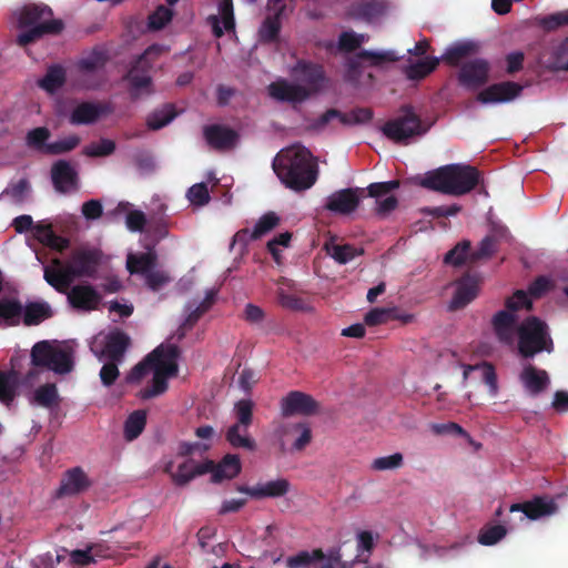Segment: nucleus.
<instances>
[{
  "mask_svg": "<svg viewBox=\"0 0 568 568\" xmlns=\"http://www.w3.org/2000/svg\"><path fill=\"white\" fill-rule=\"evenodd\" d=\"M519 379L525 390L530 395H538L544 392L549 384L547 372L531 365H526L523 368Z\"/></svg>",
  "mask_w": 568,
  "mask_h": 568,
  "instance_id": "21",
  "label": "nucleus"
},
{
  "mask_svg": "<svg viewBox=\"0 0 568 568\" xmlns=\"http://www.w3.org/2000/svg\"><path fill=\"white\" fill-rule=\"evenodd\" d=\"M506 535V529L503 526H493L483 530L478 537L480 544L491 546L498 542Z\"/></svg>",
  "mask_w": 568,
  "mask_h": 568,
  "instance_id": "62",
  "label": "nucleus"
},
{
  "mask_svg": "<svg viewBox=\"0 0 568 568\" xmlns=\"http://www.w3.org/2000/svg\"><path fill=\"white\" fill-rule=\"evenodd\" d=\"M520 90L521 87L514 82L494 84L480 91L477 101L483 104L505 103L515 99Z\"/></svg>",
  "mask_w": 568,
  "mask_h": 568,
  "instance_id": "18",
  "label": "nucleus"
},
{
  "mask_svg": "<svg viewBox=\"0 0 568 568\" xmlns=\"http://www.w3.org/2000/svg\"><path fill=\"white\" fill-rule=\"evenodd\" d=\"M397 59V54L390 50L363 51L348 60L345 78L352 83H367L372 79V74L367 71L371 67L383 65Z\"/></svg>",
  "mask_w": 568,
  "mask_h": 568,
  "instance_id": "8",
  "label": "nucleus"
},
{
  "mask_svg": "<svg viewBox=\"0 0 568 568\" xmlns=\"http://www.w3.org/2000/svg\"><path fill=\"white\" fill-rule=\"evenodd\" d=\"M359 201L358 189H345L332 193L326 200L325 207L335 213L348 214L355 211Z\"/></svg>",
  "mask_w": 568,
  "mask_h": 568,
  "instance_id": "19",
  "label": "nucleus"
},
{
  "mask_svg": "<svg viewBox=\"0 0 568 568\" xmlns=\"http://www.w3.org/2000/svg\"><path fill=\"white\" fill-rule=\"evenodd\" d=\"M206 141L215 149L232 148L237 141V134L223 125H211L204 131Z\"/></svg>",
  "mask_w": 568,
  "mask_h": 568,
  "instance_id": "27",
  "label": "nucleus"
},
{
  "mask_svg": "<svg viewBox=\"0 0 568 568\" xmlns=\"http://www.w3.org/2000/svg\"><path fill=\"white\" fill-rule=\"evenodd\" d=\"M94 258L92 254L79 253L68 265L72 280L80 276L91 275L93 273Z\"/></svg>",
  "mask_w": 568,
  "mask_h": 568,
  "instance_id": "43",
  "label": "nucleus"
},
{
  "mask_svg": "<svg viewBox=\"0 0 568 568\" xmlns=\"http://www.w3.org/2000/svg\"><path fill=\"white\" fill-rule=\"evenodd\" d=\"M275 436L283 448L291 443L294 450H302L311 443L312 432L304 423H281L275 429Z\"/></svg>",
  "mask_w": 568,
  "mask_h": 568,
  "instance_id": "12",
  "label": "nucleus"
},
{
  "mask_svg": "<svg viewBox=\"0 0 568 568\" xmlns=\"http://www.w3.org/2000/svg\"><path fill=\"white\" fill-rule=\"evenodd\" d=\"M115 143L112 140L102 139L98 142H92L84 148V154L88 156H106L113 153Z\"/></svg>",
  "mask_w": 568,
  "mask_h": 568,
  "instance_id": "55",
  "label": "nucleus"
},
{
  "mask_svg": "<svg viewBox=\"0 0 568 568\" xmlns=\"http://www.w3.org/2000/svg\"><path fill=\"white\" fill-rule=\"evenodd\" d=\"M278 222L280 219L275 213H266L260 217L252 231L245 229L237 232L234 235L233 243H246L250 240H256L277 226Z\"/></svg>",
  "mask_w": 568,
  "mask_h": 568,
  "instance_id": "23",
  "label": "nucleus"
},
{
  "mask_svg": "<svg viewBox=\"0 0 568 568\" xmlns=\"http://www.w3.org/2000/svg\"><path fill=\"white\" fill-rule=\"evenodd\" d=\"M52 315L51 307L48 303L37 302L26 306L23 313V322L27 325H37Z\"/></svg>",
  "mask_w": 568,
  "mask_h": 568,
  "instance_id": "42",
  "label": "nucleus"
},
{
  "mask_svg": "<svg viewBox=\"0 0 568 568\" xmlns=\"http://www.w3.org/2000/svg\"><path fill=\"white\" fill-rule=\"evenodd\" d=\"M399 186L398 181H388L371 184L367 190L369 196L376 197L379 213H388L397 205V200L389 193Z\"/></svg>",
  "mask_w": 568,
  "mask_h": 568,
  "instance_id": "20",
  "label": "nucleus"
},
{
  "mask_svg": "<svg viewBox=\"0 0 568 568\" xmlns=\"http://www.w3.org/2000/svg\"><path fill=\"white\" fill-rule=\"evenodd\" d=\"M52 181L60 192H68L75 185L77 173L72 165L65 161H58L52 166Z\"/></svg>",
  "mask_w": 568,
  "mask_h": 568,
  "instance_id": "28",
  "label": "nucleus"
},
{
  "mask_svg": "<svg viewBox=\"0 0 568 568\" xmlns=\"http://www.w3.org/2000/svg\"><path fill=\"white\" fill-rule=\"evenodd\" d=\"M87 475L80 469H72L67 473L60 486L61 495H75L89 487Z\"/></svg>",
  "mask_w": 568,
  "mask_h": 568,
  "instance_id": "37",
  "label": "nucleus"
},
{
  "mask_svg": "<svg viewBox=\"0 0 568 568\" xmlns=\"http://www.w3.org/2000/svg\"><path fill=\"white\" fill-rule=\"evenodd\" d=\"M173 12L171 9L160 6L149 16L148 27L151 30H160L164 28L172 19Z\"/></svg>",
  "mask_w": 568,
  "mask_h": 568,
  "instance_id": "53",
  "label": "nucleus"
},
{
  "mask_svg": "<svg viewBox=\"0 0 568 568\" xmlns=\"http://www.w3.org/2000/svg\"><path fill=\"white\" fill-rule=\"evenodd\" d=\"M250 426L232 424L225 432V438L234 448H243L250 452L256 449V442L250 435Z\"/></svg>",
  "mask_w": 568,
  "mask_h": 568,
  "instance_id": "29",
  "label": "nucleus"
},
{
  "mask_svg": "<svg viewBox=\"0 0 568 568\" xmlns=\"http://www.w3.org/2000/svg\"><path fill=\"white\" fill-rule=\"evenodd\" d=\"M365 34H358L353 31H345L339 36V48L345 51H353L366 41Z\"/></svg>",
  "mask_w": 568,
  "mask_h": 568,
  "instance_id": "58",
  "label": "nucleus"
},
{
  "mask_svg": "<svg viewBox=\"0 0 568 568\" xmlns=\"http://www.w3.org/2000/svg\"><path fill=\"white\" fill-rule=\"evenodd\" d=\"M471 372H477L481 381L488 386L489 395L495 397L498 394L497 375L490 364L483 363L478 365L464 366L463 377L466 381Z\"/></svg>",
  "mask_w": 568,
  "mask_h": 568,
  "instance_id": "35",
  "label": "nucleus"
},
{
  "mask_svg": "<svg viewBox=\"0 0 568 568\" xmlns=\"http://www.w3.org/2000/svg\"><path fill=\"white\" fill-rule=\"evenodd\" d=\"M394 313V308L388 307H378L369 311L365 315V323L369 326H375L379 324H384L392 320V314Z\"/></svg>",
  "mask_w": 568,
  "mask_h": 568,
  "instance_id": "59",
  "label": "nucleus"
},
{
  "mask_svg": "<svg viewBox=\"0 0 568 568\" xmlns=\"http://www.w3.org/2000/svg\"><path fill=\"white\" fill-rule=\"evenodd\" d=\"M80 139L77 135H69L63 138L57 142L47 144L44 146L45 152L52 154H59L63 152H68L74 149L79 144Z\"/></svg>",
  "mask_w": 568,
  "mask_h": 568,
  "instance_id": "57",
  "label": "nucleus"
},
{
  "mask_svg": "<svg viewBox=\"0 0 568 568\" xmlns=\"http://www.w3.org/2000/svg\"><path fill=\"white\" fill-rule=\"evenodd\" d=\"M292 80L280 79L272 82L267 92L276 101L301 103L325 87V78L321 67L298 62L292 71Z\"/></svg>",
  "mask_w": 568,
  "mask_h": 568,
  "instance_id": "3",
  "label": "nucleus"
},
{
  "mask_svg": "<svg viewBox=\"0 0 568 568\" xmlns=\"http://www.w3.org/2000/svg\"><path fill=\"white\" fill-rule=\"evenodd\" d=\"M32 405L52 409L59 406L60 396L54 384H45L32 393L30 398Z\"/></svg>",
  "mask_w": 568,
  "mask_h": 568,
  "instance_id": "36",
  "label": "nucleus"
},
{
  "mask_svg": "<svg viewBox=\"0 0 568 568\" xmlns=\"http://www.w3.org/2000/svg\"><path fill=\"white\" fill-rule=\"evenodd\" d=\"M478 50V44L473 41H460L448 47L442 57L449 64H457L464 58H467Z\"/></svg>",
  "mask_w": 568,
  "mask_h": 568,
  "instance_id": "38",
  "label": "nucleus"
},
{
  "mask_svg": "<svg viewBox=\"0 0 568 568\" xmlns=\"http://www.w3.org/2000/svg\"><path fill=\"white\" fill-rule=\"evenodd\" d=\"M273 170L286 187L297 192L311 189L318 178L316 159L300 144L281 150L273 161Z\"/></svg>",
  "mask_w": 568,
  "mask_h": 568,
  "instance_id": "1",
  "label": "nucleus"
},
{
  "mask_svg": "<svg viewBox=\"0 0 568 568\" xmlns=\"http://www.w3.org/2000/svg\"><path fill=\"white\" fill-rule=\"evenodd\" d=\"M30 184L27 180H19L11 183L2 193V196L8 199L10 202L20 204L29 199Z\"/></svg>",
  "mask_w": 568,
  "mask_h": 568,
  "instance_id": "46",
  "label": "nucleus"
},
{
  "mask_svg": "<svg viewBox=\"0 0 568 568\" xmlns=\"http://www.w3.org/2000/svg\"><path fill=\"white\" fill-rule=\"evenodd\" d=\"M68 298L74 307L85 311L94 310L100 302L98 293L87 285L74 286L70 291Z\"/></svg>",
  "mask_w": 568,
  "mask_h": 568,
  "instance_id": "26",
  "label": "nucleus"
},
{
  "mask_svg": "<svg viewBox=\"0 0 568 568\" xmlns=\"http://www.w3.org/2000/svg\"><path fill=\"white\" fill-rule=\"evenodd\" d=\"M516 317L513 312L504 310L493 318V326L498 338L505 343H513Z\"/></svg>",
  "mask_w": 568,
  "mask_h": 568,
  "instance_id": "33",
  "label": "nucleus"
},
{
  "mask_svg": "<svg viewBox=\"0 0 568 568\" xmlns=\"http://www.w3.org/2000/svg\"><path fill=\"white\" fill-rule=\"evenodd\" d=\"M524 291H517L511 297H509L506 302V307L510 312H515L518 310H529L531 307V300Z\"/></svg>",
  "mask_w": 568,
  "mask_h": 568,
  "instance_id": "63",
  "label": "nucleus"
},
{
  "mask_svg": "<svg viewBox=\"0 0 568 568\" xmlns=\"http://www.w3.org/2000/svg\"><path fill=\"white\" fill-rule=\"evenodd\" d=\"M156 255L150 250L146 253H130L126 258V267L131 274H141L144 276L146 285L156 291L171 281L170 275L162 270H156Z\"/></svg>",
  "mask_w": 568,
  "mask_h": 568,
  "instance_id": "9",
  "label": "nucleus"
},
{
  "mask_svg": "<svg viewBox=\"0 0 568 568\" xmlns=\"http://www.w3.org/2000/svg\"><path fill=\"white\" fill-rule=\"evenodd\" d=\"M509 510L511 513L523 511L526 518L530 520H538L542 517L555 514L558 510V507L554 499L549 497H537L521 504H513Z\"/></svg>",
  "mask_w": 568,
  "mask_h": 568,
  "instance_id": "15",
  "label": "nucleus"
},
{
  "mask_svg": "<svg viewBox=\"0 0 568 568\" xmlns=\"http://www.w3.org/2000/svg\"><path fill=\"white\" fill-rule=\"evenodd\" d=\"M478 294V281L465 277L456 283L454 296L449 303L452 311L460 310L470 303Z\"/></svg>",
  "mask_w": 568,
  "mask_h": 568,
  "instance_id": "24",
  "label": "nucleus"
},
{
  "mask_svg": "<svg viewBox=\"0 0 568 568\" xmlns=\"http://www.w3.org/2000/svg\"><path fill=\"white\" fill-rule=\"evenodd\" d=\"M281 11H275L274 17H267L264 21V23L261 27L260 34L262 39L266 41H271L275 39L278 30H280V16Z\"/></svg>",
  "mask_w": 568,
  "mask_h": 568,
  "instance_id": "61",
  "label": "nucleus"
},
{
  "mask_svg": "<svg viewBox=\"0 0 568 568\" xmlns=\"http://www.w3.org/2000/svg\"><path fill=\"white\" fill-rule=\"evenodd\" d=\"M110 110L102 104L82 103L78 105L72 114L71 122L75 124H90L106 115Z\"/></svg>",
  "mask_w": 568,
  "mask_h": 568,
  "instance_id": "30",
  "label": "nucleus"
},
{
  "mask_svg": "<svg viewBox=\"0 0 568 568\" xmlns=\"http://www.w3.org/2000/svg\"><path fill=\"white\" fill-rule=\"evenodd\" d=\"M322 555L321 550L302 551L296 556L287 558L286 565L288 568H311L317 565V560Z\"/></svg>",
  "mask_w": 568,
  "mask_h": 568,
  "instance_id": "50",
  "label": "nucleus"
},
{
  "mask_svg": "<svg viewBox=\"0 0 568 568\" xmlns=\"http://www.w3.org/2000/svg\"><path fill=\"white\" fill-rule=\"evenodd\" d=\"M284 286H290V282L283 281L281 282V286L278 287L277 296L278 302L283 307L293 310V311H306L308 310L305 302L294 294H290L285 291Z\"/></svg>",
  "mask_w": 568,
  "mask_h": 568,
  "instance_id": "48",
  "label": "nucleus"
},
{
  "mask_svg": "<svg viewBox=\"0 0 568 568\" xmlns=\"http://www.w3.org/2000/svg\"><path fill=\"white\" fill-rule=\"evenodd\" d=\"M479 182L478 171L469 165L452 164L418 178L419 185L450 195H463Z\"/></svg>",
  "mask_w": 568,
  "mask_h": 568,
  "instance_id": "4",
  "label": "nucleus"
},
{
  "mask_svg": "<svg viewBox=\"0 0 568 568\" xmlns=\"http://www.w3.org/2000/svg\"><path fill=\"white\" fill-rule=\"evenodd\" d=\"M175 116L172 106L166 105L148 116L146 124L152 130H159L169 124Z\"/></svg>",
  "mask_w": 568,
  "mask_h": 568,
  "instance_id": "52",
  "label": "nucleus"
},
{
  "mask_svg": "<svg viewBox=\"0 0 568 568\" xmlns=\"http://www.w3.org/2000/svg\"><path fill=\"white\" fill-rule=\"evenodd\" d=\"M128 345L129 337L125 334L121 332L112 333L105 337V346L102 354L112 361H119Z\"/></svg>",
  "mask_w": 568,
  "mask_h": 568,
  "instance_id": "40",
  "label": "nucleus"
},
{
  "mask_svg": "<svg viewBox=\"0 0 568 568\" xmlns=\"http://www.w3.org/2000/svg\"><path fill=\"white\" fill-rule=\"evenodd\" d=\"M290 483L284 478L257 483L254 486H239L237 491L243 493L254 499L277 498L287 494Z\"/></svg>",
  "mask_w": 568,
  "mask_h": 568,
  "instance_id": "14",
  "label": "nucleus"
},
{
  "mask_svg": "<svg viewBox=\"0 0 568 568\" xmlns=\"http://www.w3.org/2000/svg\"><path fill=\"white\" fill-rule=\"evenodd\" d=\"M210 467H212L211 460L196 463L193 459H187L181 463L175 471L172 470V465L169 464L165 467V471L171 474V478L174 481V484L179 486H184L195 477L207 474Z\"/></svg>",
  "mask_w": 568,
  "mask_h": 568,
  "instance_id": "16",
  "label": "nucleus"
},
{
  "mask_svg": "<svg viewBox=\"0 0 568 568\" xmlns=\"http://www.w3.org/2000/svg\"><path fill=\"white\" fill-rule=\"evenodd\" d=\"M549 65L555 70L568 69V40L557 48L554 61Z\"/></svg>",
  "mask_w": 568,
  "mask_h": 568,
  "instance_id": "64",
  "label": "nucleus"
},
{
  "mask_svg": "<svg viewBox=\"0 0 568 568\" xmlns=\"http://www.w3.org/2000/svg\"><path fill=\"white\" fill-rule=\"evenodd\" d=\"M16 378L12 375L0 373V400L9 403L14 397Z\"/></svg>",
  "mask_w": 568,
  "mask_h": 568,
  "instance_id": "60",
  "label": "nucleus"
},
{
  "mask_svg": "<svg viewBox=\"0 0 568 568\" xmlns=\"http://www.w3.org/2000/svg\"><path fill=\"white\" fill-rule=\"evenodd\" d=\"M254 403L250 399H241L234 404V424L251 426L253 422Z\"/></svg>",
  "mask_w": 568,
  "mask_h": 568,
  "instance_id": "51",
  "label": "nucleus"
},
{
  "mask_svg": "<svg viewBox=\"0 0 568 568\" xmlns=\"http://www.w3.org/2000/svg\"><path fill=\"white\" fill-rule=\"evenodd\" d=\"M31 363L58 374H65L73 367L72 351L68 345L57 341H41L31 349Z\"/></svg>",
  "mask_w": 568,
  "mask_h": 568,
  "instance_id": "6",
  "label": "nucleus"
},
{
  "mask_svg": "<svg viewBox=\"0 0 568 568\" xmlns=\"http://www.w3.org/2000/svg\"><path fill=\"white\" fill-rule=\"evenodd\" d=\"M383 133L396 143L407 144L416 136L425 133L419 118L410 110L406 111L383 126Z\"/></svg>",
  "mask_w": 568,
  "mask_h": 568,
  "instance_id": "11",
  "label": "nucleus"
},
{
  "mask_svg": "<svg viewBox=\"0 0 568 568\" xmlns=\"http://www.w3.org/2000/svg\"><path fill=\"white\" fill-rule=\"evenodd\" d=\"M22 315L21 305L14 300L0 301V318L8 324H18Z\"/></svg>",
  "mask_w": 568,
  "mask_h": 568,
  "instance_id": "49",
  "label": "nucleus"
},
{
  "mask_svg": "<svg viewBox=\"0 0 568 568\" xmlns=\"http://www.w3.org/2000/svg\"><path fill=\"white\" fill-rule=\"evenodd\" d=\"M164 52L165 49L161 45L154 44L149 47L136 61L135 65H133L129 71L126 79L134 95L139 97L151 91V78L149 77L146 69L155 58L160 57Z\"/></svg>",
  "mask_w": 568,
  "mask_h": 568,
  "instance_id": "10",
  "label": "nucleus"
},
{
  "mask_svg": "<svg viewBox=\"0 0 568 568\" xmlns=\"http://www.w3.org/2000/svg\"><path fill=\"white\" fill-rule=\"evenodd\" d=\"M439 62L438 58H424L415 63H410L406 69V74L409 79H420L429 74Z\"/></svg>",
  "mask_w": 568,
  "mask_h": 568,
  "instance_id": "47",
  "label": "nucleus"
},
{
  "mask_svg": "<svg viewBox=\"0 0 568 568\" xmlns=\"http://www.w3.org/2000/svg\"><path fill=\"white\" fill-rule=\"evenodd\" d=\"M213 31L216 37H221L224 31L234 29V14L232 0H220L216 16L211 18Z\"/></svg>",
  "mask_w": 568,
  "mask_h": 568,
  "instance_id": "32",
  "label": "nucleus"
},
{
  "mask_svg": "<svg viewBox=\"0 0 568 568\" xmlns=\"http://www.w3.org/2000/svg\"><path fill=\"white\" fill-rule=\"evenodd\" d=\"M18 22L21 32L18 43L27 45L37 41L44 34L58 33L62 23L52 18V11L45 6L30 4L18 12Z\"/></svg>",
  "mask_w": 568,
  "mask_h": 568,
  "instance_id": "5",
  "label": "nucleus"
},
{
  "mask_svg": "<svg viewBox=\"0 0 568 568\" xmlns=\"http://www.w3.org/2000/svg\"><path fill=\"white\" fill-rule=\"evenodd\" d=\"M489 67L485 60L476 59L466 62L459 71V82L468 89H477L488 80Z\"/></svg>",
  "mask_w": 568,
  "mask_h": 568,
  "instance_id": "17",
  "label": "nucleus"
},
{
  "mask_svg": "<svg viewBox=\"0 0 568 568\" xmlns=\"http://www.w3.org/2000/svg\"><path fill=\"white\" fill-rule=\"evenodd\" d=\"M372 118V113L367 109H358L348 114H342L336 110H328L317 120V128H323L326 124L338 121L342 124H356L367 122Z\"/></svg>",
  "mask_w": 568,
  "mask_h": 568,
  "instance_id": "25",
  "label": "nucleus"
},
{
  "mask_svg": "<svg viewBox=\"0 0 568 568\" xmlns=\"http://www.w3.org/2000/svg\"><path fill=\"white\" fill-rule=\"evenodd\" d=\"M146 423V413L144 410L133 412L124 425V435L129 440L135 439L144 429Z\"/></svg>",
  "mask_w": 568,
  "mask_h": 568,
  "instance_id": "45",
  "label": "nucleus"
},
{
  "mask_svg": "<svg viewBox=\"0 0 568 568\" xmlns=\"http://www.w3.org/2000/svg\"><path fill=\"white\" fill-rule=\"evenodd\" d=\"M211 465L209 473L212 475V481L214 483L233 479L242 468L240 457L234 454L226 455L219 464L211 460Z\"/></svg>",
  "mask_w": 568,
  "mask_h": 568,
  "instance_id": "22",
  "label": "nucleus"
},
{
  "mask_svg": "<svg viewBox=\"0 0 568 568\" xmlns=\"http://www.w3.org/2000/svg\"><path fill=\"white\" fill-rule=\"evenodd\" d=\"M374 546V539L371 532L362 531L357 535V555L355 557L356 561H366L369 552L372 551Z\"/></svg>",
  "mask_w": 568,
  "mask_h": 568,
  "instance_id": "56",
  "label": "nucleus"
},
{
  "mask_svg": "<svg viewBox=\"0 0 568 568\" xmlns=\"http://www.w3.org/2000/svg\"><path fill=\"white\" fill-rule=\"evenodd\" d=\"M176 358V346L162 344L149 354L143 362L132 368L126 376V382L130 384L140 383L145 376L152 374V385L141 392V397L159 396L168 389V379L178 374Z\"/></svg>",
  "mask_w": 568,
  "mask_h": 568,
  "instance_id": "2",
  "label": "nucleus"
},
{
  "mask_svg": "<svg viewBox=\"0 0 568 568\" xmlns=\"http://www.w3.org/2000/svg\"><path fill=\"white\" fill-rule=\"evenodd\" d=\"M52 266H45L43 270L44 280L59 291L65 290L73 281L69 273L68 265L62 266L59 260H53Z\"/></svg>",
  "mask_w": 568,
  "mask_h": 568,
  "instance_id": "34",
  "label": "nucleus"
},
{
  "mask_svg": "<svg viewBox=\"0 0 568 568\" xmlns=\"http://www.w3.org/2000/svg\"><path fill=\"white\" fill-rule=\"evenodd\" d=\"M32 234L37 241L52 250L63 251L69 246V241L57 235L52 231L51 224H44L42 222L36 224L32 229Z\"/></svg>",
  "mask_w": 568,
  "mask_h": 568,
  "instance_id": "31",
  "label": "nucleus"
},
{
  "mask_svg": "<svg viewBox=\"0 0 568 568\" xmlns=\"http://www.w3.org/2000/svg\"><path fill=\"white\" fill-rule=\"evenodd\" d=\"M326 253L339 264H346L362 254V250L349 244L331 241L325 244Z\"/></svg>",
  "mask_w": 568,
  "mask_h": 568,
  "instance_id": "39",
  "label": "nucleus"
},
{
  "mask_svg": "<svg viewBox=\"0 0 568 568\" xmlns=\"http://www.w3.org/2000/svg\"><path fill=\"white\" fill-rule=\"evenodd\" d=\"M317 560L316 567L318 568H346V564L342 560L339 548L328 550L326 554L321 555Z\"/></svg>",
  "mask_w": 568,
  "mask_h": 568,
  "instance_id": "54",
  "label": "nucleus"
},
{
  "mask_svg": "<svg viewBox=\"0 0 568 568\" xmlns=\"http://www.w3.org/2000/svg\"><path fill=\"white\" fill-rule=\"evenodd\" d=\"M518 348L523 356L530 357L541 351H551V339L546 325L537 317H529L518 327Z\"/></svg>",
  "mask_w": 568,
  "mask_h": 568,
  "instance_id": "7",
  "label": "nucleus"
},
{
  "mask_svg": "<svg viewBox=\"0 0 568 568\" xmlns=\"http://www.w3.org/2000/svg\"><path fill=\"white\" fill-rule=\"evenodd\" d=\"M318 404L315 399L302 392H291L281 400V413L283 416L311 415L316 413Z\"/></svg>",
  "mask_w": 568,
  "mask_h": 568,
  "instance_id": "13",
  "label": "nucleus"
},
{
  "mask_svg": "<svg viewBox=\"0 0 568 568\" xmlns=\"http://www.w3.org/2000/svg\"><path fill=\"white\" fill-rule=\"evenodd\" d=\"M404 465V455L402 453H394L387 456H379L374 458L369 468L373 471H387L402 468Z\"/></svg>",
  "mask_w": 568,
  "mask_h": 568,
  "instance_id": "44",
  "label": "nucleus"
},
{
  "mask_svg": "<svg viewBox=\"0 0 568 568\" xmlns=\"http://www.w3.org/2000/svg\"><path fill=\"white\" fill-rule=\"evenodd\" d=\"M65 82V71L60 65H52L48 69L45 75L39 80V87L48 93L59 90Z\"/></svg>",
  "mask_w": 568,
  "mask_h": 568,
  "instance_id": "41",
  "label": "nucleus"
}]
</instances>
